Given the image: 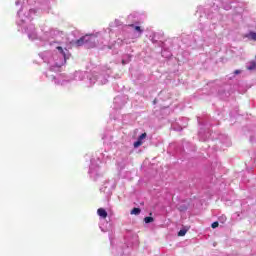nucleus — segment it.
<instances>
[{"mask_svg":"<svg viewBox=\"0 0 256 256\" xmlns=\"http://www.w3.org/2000/svg\"><path fill=\"white\" fill-rule=\"evenodd\" d=\"M27 33H28L29 39H31L32 41L37 39V34L35 33V28H33V26H30Z\"/></svg>","mask_w":256,"mask_h":256,"instance_id":"nucleus-4","label":"nucleus"},{"mask_svg":"<svg viewBox=\"0 0 256 256\" xmlns=\"http://www.w3.org/2000/svg\"><path fill=\"white\" fill-rule=\"evenodd\" d=\"M247 38L250 39V41H256V33L255 32H250L247 35Z\"/></svg>","mask_w":256,"mask_h":256,"instance_id":"nucleus-7","label":"nucleus"},{"mask_svg":"<svg viewBox=\"0 0 256 256\" xmlns=\"http://www.w3.org/2000/svg\"><path fill=\"white\" fill-rule=\"evenodd\" d=\"M144 221L145 223H153V217H146Z\"/></svg>","mask_w":256,"mask_h":256,"instance_id":"nucleus-10","label":"nucleus"},{"mask_svg":"<svg viewBox=\"0 0 256 256\" xmlns=\"http://www.w3.org/2000/svg\"><path fill=\"white\" fill-rule=\"evenodd\" d=\"M219 1H221V0H216V2H219Z\"/></svg>","mask_w":256,"mask_h":256,"instance_id":"nucleus-23","label":"nucleus"},{"mask_svg":"<svg viewBox=\"0 0 256 256\" xmlns=\"http://www.w3.org/2000/svg\"><path fill=\"white\" fill-rule=\"evenodd\" d=\"M186 234H187V230H185V229H182L178 232L179 237H185Z\"/></svg>","mask_w":256,"mask_h":256,"instance_id":"nucleus-9","label":"nucleus"},{"mask_svg":"<svg viewBox=\"0 0 256 256\" xmlns=\"http://www.w3.org/2000/svg\"><path fill=\"white\" fill-rule=\"evenodd\" d=\"M97 213L99 215V217H102V219H107V211L103 208H99L97 210Z\"/></svg>","mask_w":256,"mask_h":256,"instance_id":"nucleus-5","label":"nucleus"},{"mask_svg":"<svg viewBox=\"0 0 256 256\" xmlns=\"http://www.w3.org/2000/svg\"><path fill=\"white\" fill-rule=\"evenodd\" d=\"M135 31H137L138 33H143V31L141 30V27L139 26H135Z\"/></svg>","mask_w":256,"mask_h":256,"instance_id":"nucleus-12","label":"nucleus"},{"mask_svg":"<svg viewBox=\"0 0 256 256\" xmlns=\"http://www.w3.org/2000/svg\"><path fill=\"white\" fill-rule=\"evenodd\" d=\"M216 6L219 7V3H216Z\"/></svg>","mask_w":256,"mask_h":256,"instance_id":"nucleus-22","label":"nucleus"},{"mask_svg":"<svg viewBox=\"0 0 256 256\" xmlns=\"http://www.w3.org/2000/svg\"><path fill=\"white\" fill-rule=\"evenodd\" d=\"M100 38H101L100 33L86 35L80 38L79 40H77L76 45H78V47H81V45H86L89 48L99 47V45L103 44V41L99 43Z\"/></svg>","mask_w":256,"mask_h":256,"instance_id":"nucleus-1","label":"nucleus"},{"mask_svg":"<svg viewBox=\"0 0 256 256\" xmlns=\"http://www.w3.org/2000/svg\"><path fill=\"white\" fill-rule=\"evenodd\" d=\"M56 49L60 54V62H57L56 66L61 67L65 63V61H67V53L65 52V50H63V47L61 46H57Z\"/></svg>","mask_w":256,"mask_h":256,"instance_id":"nucleus-2","label":"nucleus"},{"mask_svg":"<svg viewBox=\"0 0 256 256\" xmlns=\"http://www.w3.org/2000/svg\"><path fill=\"white\" fill-rule=\"evenodd\" d=\"M224 9H226V11H229V9H231V6H223Z\"/></svg>","mask_w":256,"mask_h":256,"instance_id":"nucleus-14","label":"nucleus"},{"mask_svg":"<svg viewBox=\"0 0 256 256\" xmlns=\"http://www.w3.org/2000/svg\"><path fill=\"white\" fill-rule=\"evenodd\" d=\"M90 175L93 177V175H95V171H93V169H90Z\"/></svg>","mask_w":256,"mask_h":256,"instance_id":"nucleus-13","label":"nucleus"},{"mask_svg":"<svg viewBox=\"0 0 256 256\" xmlns=\"http://www.w3.org/2000/svg\"><path fill=\"white\" fill-rule=\"evenodd\" d=\"M146 137H147V133H143L142 135L139 136L138 140L134 143L135 149L143 145V139H146Z\"/></svg>","mask_w":256,"mask_h":256,"instance_id":"nucleus-3","label":"nucleus"},{"mask_svg":"<svg viewBox=\"0 0 256 256\" xmlns=\"http://www.w3.org/2000/svg\"><path fill=\"white\" fill-rule=\"evenodd\" d=\"M122 63H123V65H126V64H127V62H125V60H122Z\"/></svg>","mask_w":256,"mask_h":256,"instance_id":"nucleus-16","label":"nucleus"},{"mask_svg":"<svg viewBox=\"0 0 256 256\" xmlns=\"http://www.w3.org/2000/svg\"><path fill=\"white\" fill-rule=\"evenodd\" d=\"M219 227V222L212 223V229H217Z\"/></svg>","mask_w":256,"mask_h":256,"instance_id":"nucleus-11","label":"nucleus"},{"mask_svg":"<svg viewBox=\"0 0 256 256\" xmlns=\"http://www.w3.org/2000/svg\"><path fill=\"white\" fill-rule=\"evenodd\" d=\"M139 213H141V209H139V208H134L131 211V215H139Z\"/></svg>","mask_w":256,"mask_h":256,"instance_id":"nucleus-8","label":"nucleus"},{"mask_svg":"<svg viewBox=\"0 0 256 256\" xmlns=\"http://www.w3.org/2000/svg\"><path fill=\"white\" fill-rule=\"evenodd\" d=\"M18 15H19V17L21 16V11H20V12H18Z\"/></svg>","mask_w":256,"mask_h":256,"instance_id":"nucleus-19","label":"nucleus"},{"mask_svg":"<svg viewBox=\"0 0 256 256\" xmlns=\"http://www.w3.org/2000/svg\"><path fill=\"white\" fill-rule=\"evenodd\" d=\"M247 69H248V71H254V69H256V62L252 61V62L248 63Z\"/></svg>","mask_w":256,"mask_h":256,"instance_id":"nucleus-6","label":"nucleus"},{"mask_svg":"<svg viewBox=\"0 0 256 256\" xmlns=\"http://www.w3.org/2000/svg\"><path fill=\"white\" fill-rule=\"evenodd\" d=\"M27 20H29V18H27V17H25V19H24V20L22 19V21H27Z\"/></svg>","mask_w":256,"mask_h":256,"instance_id":"nucleus-17","label":"nucleus"},{"mask_svg":"<svg viewBox=\"0 0 256 256\" xmlns=\"http://www.w3.org/2000/svg\"><path fill=\"white\" fill-rule=\"evenodd\" d=\"M30 13H35V10H30Z\"/></svg>","mask_w":256,"mask_h":256,"instance_id":"nucleus-18","label":"nucleus"},{"mask_svg":"<svg viewBox=\"0 0 256 256\" xmlns=\"http://www.w3.org/2000/svg\"><path fill=\"white\" fill-rule=\"evenodd\" d=\"M235 75H239V73H241V70H235Z\"/></svg>","mask_w":256,"mask_h":256,"instance_id":"nucleus-15","label":"nucleus"},{"mask_svg":"<svg viewBox=\"0 0 256 256\" xmlns=\"http://www.w3.org/2000/svg\"><path fill=\"white\" fill-rule=\"evenodd\" d=\"M56 38H57V41H59V35H58V36H56Z\"/></svg>","mask_w":256,"mask_h":256,"instance_id":"nucleus-20","label":"nucleus"},{"mask_svg":"<svg viewBox=\"0 0 256 256\" xmlns=\"http://www.w3.org/2000/svg\"><path fill=\"white\" fill-rule=\"evenodd\" d=\"M16 5H19V1L16 2Z\"/></svg>","mask_w":256,"mask_h":256,"instance_id":"nucleus-21","label":"nucleus"}]
</instances>
